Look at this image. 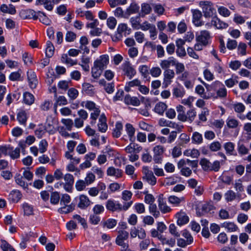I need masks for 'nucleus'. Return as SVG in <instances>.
<instances>
[{"label": "nucleus", "mask_w": 251, "mask_h": 251, "mask_svg": "<svg viewBox=\"0 0 251 251\" xmlns=\"http://www.w3.org/2000/svg\"><path fill=\"white\" fill-rule=\"evenodd\" d=\"M133 201L126 202L123 205L119 202L112 200H109L106 201L105 206L108 210L112 212L121 211L127 210L132 204Z\"/></svg>", "instance_id": "obj_1"}, {"label": "nucleus", "mask_w": 251, "mask_h": 251, "mask_svg": "<svg viewBox=\"0 0 251 251\" xmlns=\"http://www.w3.org/2000/svg\"><path fill=\"white\" fill-rule=\"evenodd\" d=\"M129 233L126 231L120 230L116 239V243L121 247V251H131L128 248V244L126 242L128 238Z\"/></svg>", "instance_id": "obj_2"}, {"label": "nucleus", "mask_w": 251, "mask_h": 251, "mask_svg": "<svg viewBox=\"0 0 251 251\" xmlns=\"http://www.w3.org/2000/svg\"><path fill=\"white\" fill-rule=\"evenodd\" d=\"M200 5L202 8V12L204 17L211 18L216 14V10L213 7V4L208 1H201Z\"/></svg>", "instance_id": "obj_3"}, {"label": "nucleus", "mask_w": 251, "mask_h": 251, "mask_svg": "<svg viewBox=\"0 0 251 251\" xmlns=\"http://www.w3.org/2000/svg\"><path fill=\"white\" fill-rule=\"evenodd\" d=\"M122 68L124 75H126L130 79L133 77L136 73V70L128 61L124 62L122 65Z\"/></svg>", "instance_id": "obj_4"}, {"label": "nucleus", "mask_w": 251, "mask_h": 251, "mask_svg": "<svg viewBox=\"0 0 251 251\" xmlns=\"http://www.w3.org/2000/svg\"><path fill=\"white\" fill-rule=\"evenodd\" d=\"M164 151L165 149L161 145H157L153 148V160L156 163H161Z\"/></svg>", "instance_id": "obj_5"}, {"label": "nucleus", "mask_w": 251, "mask_h": 251, "mask_svg": "<svg viewBox=\"0 0 251 251\" xmlns=\"http://www.w3.org/2000/svg\"><path fill=\"white\" fill-rule=\"evenodd\" d=\"M64 182H63V188L67 192H71L74 183V178L72 175L66 174L63 176Z\"/></svg>", "instance_id": "obj_6"}, {"label": "nucleus", "mask_w": 251, "mask_h": 251, "mask_svg": "<svg viewBox=\"0 0 251 251\" xmlns=\"http://www.w3.org/2000/svg\"><path fill=\"white\" fill-rule=\"evenodd\" d=\"M175 73L173 70H166L164 72V78L163 85L164 87H167L172 82L174 78Z\"/></svg>", "instance_id": "obj_7"}, {"label": "nucleus", "mask_w": 251, "mask_h": 251, "mask_svg": "<svg viewBox=\"0 0 251 251\" xmlns=\"http://www.w3.org/2000/svg\"><path fill=\"white\" fill-rule=\"evenodd\" d=\"M109 62V57L107 55H101L95 62L94 64L99 68L104 70Z\"/></svg>", "instance_id": "obj_8"}, {"label": "nucleus", "mask_w": 251, "mask_h": 251, "mask_svg": "<svg viewBox=\"0 0 251 251\" xmlns=\"http://www.w3.org/2000/svg\"><path fill=\"white\" fill-rule=\"evenodd\" d=\"M27 76L30 87L32 89L35 88L38 83L35 73L32 70H29L27 72Z\"/></svg>", "instance_id": "obj_9"}, {"label": "nucleus", "mask_w": 251, "mask_h": 251, "mask_svg": "<svg viewBox=\"0 0 251 251\" xmlns=\"http://www.w3.org/2000/svg\"><path fill=\"white\" fill-rule=\"evenodd\" d=\"M158 202L159 208L162 213H166L171 211V207L168 206L166 203L164 201L163 194L159 195Z\"/></svg>", "instance_id": "obj_10"}, {"label": "nucleus", "mask_w": 251, "mask_h": 251, "mask_svg": "<svg viewBox=\"0 0 251 251\" xmlns=\"http://www.w3.org/2000/svg\"><path fill=\"white\" fill-rule=\"evenodd\" d=\"M91 203V201L87 196L84 195H81L79 197L77 206L80 209H84L89 206Z\"/></svg>", "instance_id": "obj_11"}, {"label": "nucleus", "mask_w": 251, "mask_h": 251, "mask_svg": "<svg viewBox=\"0 0 251 251\" xmlns=\"http://www.w3.org/2000/svg\"><path fill=\"white\" fill-rule=\"evenodd\" d=\"M210 38V34L208 31L206 30H202L200 34L197 36L196 40L197 42H200L203 45L206 46L208 43V40Z\"/></svg>", "instance_id": "obj_12"}, {"label": "nucleus", "mask_w": 251, "mask_h": 251, "mask_svg": "<svg viewBox=\"0 0 251 251\" xmlns=\"http://www.w3.org/2000/svg\"><path fill=\"white\" fill-rule=\"evenodd\" d=\"M193 23L197 26H201L203 25V22L201 20L202 17L201 12L197 9L192 10Z\"/></svg>", "instance_id": "obj_13"}, {"label": "nucleus", "mask_w": 251, "mask_h": 251, "mask_svg": "<svg viewBox=\"0 0 251 251\" xmlns=\"http://www.w3.org/2000/svg\"><path fill=\"white\" fill-rule=\"evenodd\" d=\"M177 219V224L179 226H182L187 224L189 222V217L187 214L182 211L176 214Z\"/></svg>", "instance_id": "obj_14"}, {"label": "nucleus", "mask_w": 251, "mask_h": 251, "mask_svg": "<svg viewBox=\"0 0 251 251\" xmlns=\"http://www.w3.org/2000/svg\"><path fill=\"white\" fill-rule=\"evenodd\" d=\"M185 201V198L183 197H178L177 196L172 195L168 198V202L174 206L179 207L182 203Z\"/></svg>", "instance_id": "obj_15"}, {"label": "nucleus", "mask_w": 251, "mask_h": 251, "mask_svg": "<svg viewBox=\"0 0 251 251\" xmlns=\"http://www.w3.org/2000/svg\"><path fill=\"white\" fill-rule=\"evenodd\" d=\"M127 25L126 24H120L118 25V28H117V33L116 34V39L114 40V41L116 40H121L123 37V33L125 34L126 31L127 29Z\"/></svg>", "instance_id": "obj_16"}, {"label": "nucleus", "mask_w": 251, "mask_h": 251, "mask_svg": "<svg viewBox=\"0 0 251 251\" xmlns=\"http://www.w3.org/2000/svg\"><path fill=\"white\" fill-rule=\"evenodd\" d=\"M176 59L173 57H170L167 59H164L160 62V66L163 70H169L171 66H174L175 64Z\"/></svg>", "instance_id": "obj_17"}, {"label": "nucleus", "mask_w": 251, "mask_h": 251, "mask_svg": "<svg viewBox=\"0 0 251 251\" xmlns=\"http://www.w3.org/2000/svg\"><path fill=\"white\" fill-rule=\"evenodd\" d=\"M21 16L24 19H33L36 20L38 17L36 15V13L32 9H26L22 10L20 13Z\"/></svg>", "instance_id": "obj_18"}, {"label": "nucleus", "mask_w": 251, "mask_h": 251, "mask_svg": "<svg viewBox=\"0 0 251 251\" xmlns=\"http://www.w3.org/2000/svg\"><path fill=\"white\" fill-rule=\"evenodd\" d=\"M222 227L225 228L227 232H236L239 230L238 226L234 223L231 222H225L222 225Z\"/></svg>", "instance_id": "obj_19"}, {"label": "nucleus", "mask_w": 251, "mask_h": 251, "mask_svg": "<svg viewBox=\"0 0 251 251\" xmlns=\"http://www.w3.org/2000/svg\"><path fill=\"white\" fill-rule=\"evenodd\" d=\"M106 121V117L104 115H101L99 120L98 126L99 130L101 132H105L107 129V125Z\"/></svg>", "instance_id": "obj_20"}, {"label": "nucleus", "mask_w": 251, "mask_h": 251, "mask_svg": "<svg viewBox=\"0 0 251 251\" xmlns=\"http://www.w3.org/2000/svg\"><path fill=\"white\" fill-rule=\"evenodd\" d=\"M54 124V120L51 117L47 119L46 125L45 126V127L46 131L50 134H53L56 131Z\"/></svg>", "instance_id": "obj_21"}, {"label": "nucleus", "mask_w": 251, "mask_h": 251, "mask_svg": "<svg viewBox=\"0 0 251 251\" xmlns=\"http://www.w3.org/2000/svg\"><path fill=\"white\" fill-rule=\"evenodd\" d=\"M123 172L121 170L116 169L113 167H109L107 170V175L109 176H114L116 178L121 177Z\"/></svg>", "instance_id": "obj_22"}, {"label": "nucleus", "mask_w": 251, "mask_h": 251, "mask_svg": "<svg viewBox=\"0 0 251 251\" xmlns=\"http://www.w3.org/2000/svg\"><path fill=\"white\" fill-rule=\"evenodd\" d=\"M224 148L226 151V153L229 155H236V153L234 149V144L232 142L226 143L224 145Z\"/></svg>", "instance_id": "obj_23"}, {"label": "nucleus", "mask_w": 251, "mask_h": 251, "mask_svg": "<svg viewBox=\"0 0 251 251\" xmlns=\"http://www.w3.org/2000/svg\"><path fill=\"white\" fill-rule=\"evenodd\" d=\"M124 101L126 104L133 106H138L140 103V100L137 97H131L129 95L125 96Z\"/></svg>", "instance_id": "obj_24"}, {"label": "nucleus", "mask_w": 251, "mask_h": 251, "mask_svg": "<svg viewBox=\"0 0 251 251\" xmlns=\"http://www.w3.org/2000/svg\"><path fill=\"white\" fill-rule=\"evenodd\" d=\"M82 91L86 94L92 95L95 93V88L93 85L85 82L82 84Z\"/></svg>", "instance_id": "obj_25"}, {"label": "nucleus", "mask_w": 251, "mask_h": 251, "mask_svg": "<svg viewBox=\"0 0 251 251\" xmlns=\"http://www.w3.org/2000/svg\"><path fill=\"white\" fill-rule=\"evenodd\" d=\"M0 9L2 12L12 15L15 14L16 12L15 7L12 4L8 5L5 4H2Z\"/></svg>", "instance_id": "obj_26"}, {"label": "nucleus", "mask_w": 251, "mask_h": 251, "mask_svg": "<svg viewBox=\"0 0 251 251\" xmlns=\"http://www.w3.org/2000/svg\"><path fill=\"white\" fill-rule=\"evenodd\" d=\"M22 195L19 191L13 190L9 195V199L14 202H18L22 198Z\"/></svg>", "instance_id": "obj_27"}, {"label": "nucleus", "mask_w": 251, "mask_h": 251, "mask_svg": "<svg viewBox=\"0 0 251 251\" xmlns=\"http://www.w3.org/2000/svg\"><path fill=\"white\" fill-rule=\"evenodd\" d=\"M139 6L135 2H132L126 9V14L129 16L131 14H135L138 12Z\"/></svg>", "instance_id": "obj_28"}, {"label": "nucleus", "mask_w": 251, "mask_h": 251, "mask_svg": "<svg viewBox=\"0 0 251 251\" xmlns=\"http://www.w3.org/2000/svg\"><path fill=\"white\" fill-rule=\"evenodd\" d=\"M126 130L128 135L130 141H133L135 139L134 134L135 129L132 125L130 124H126Z\"/></svg>", "instance_id": "obj_29"}, {"label": "nucleus", "mask_w": 251, "mask_h": 251, "mask_svg": "<svg viewBox=\"0 0 251 251\" xmlns=\"http://www.w3.org/2000/svg\"><path fill=\"white\" fill-rule=\"evenodd\" d=\"M212 22H214L213 25L218 29L226 28L228 26L227 24L221 21L216 16L212 18Z\"/></svg>", "instance_id": "obj_30"}, {"label": "nucleus", "mask_w": 251, "mask_h": 251, "mask_svg": "<svg viewBox=\"0 0 251 251\" xmlns=\"http://www.w3.org/2000/svg\"><path fill=\"white\" fill-rule=\"evenodd\" d=\"M158 240L161 242L162 245H168L171 247H173L175 246L176 243V241L175 239L172 238L168 239H167L163 235H161L159 236Z\"/></svg>", "instance_id": "obj_31"}, {"label": "nucleus", "mask_w": 251, "mask_h": 251, "mask_svg": "<svg viewBox=\"0 0 251 251\" xmlns=\"http://www.w3.org/2000/svg\"><path fill=\"white\" fill-rule=\"evenodd\" d=\"M167 107V106L165 103L159 102L155 105L154 111L159 115H163L164 111L166 110Z\"/></svg>", "instance_id": "obj_32"}, {"label": "nucleus", "mask_w": 251, "mask_h": 251, "mask_svg": "<svg viewBox=\"0 0 251 251\" xmlns=\"http://www.w3.org/2000/svg\"><path fill=\"white\" fill-rule=\"evenodd\" d=\"M61 62L71 66L77 64L76 60H73L67 54H63L61 57Z\"/></svg>", "instance_id": "obj_33"}, {"label": "nucleus", "mask_w": 251, "mask_h": 251, "mask_svg": "<svg viewBox=\"0 0 251 251\" xmlns=\"http://www.w3.org/2000/svg\"><path fill=\"white\" fill-rule=\"evenodd\" d=\"M125 150L126 153L131 154L134 153H139L142 150V148L141 147L135 148L134 145L130 144L125 148Z\"/></svg>", "instance_id": "obj_34"}, {"label": "nucleus", "mask_w": 251, "mask_h": 251, "mask_svg": "<svg viewBox=\"0 0 251 251\" xmlns=\"http://www.w3.org/2000/svg\"><path fill=\"white\" fill-rule=\"evenodd\" d=\"M46 46V55L48 57H51L54 53V46L52 43L50 41H48L47 42Z\"/></svg>", "instance_id": "obj_35"}, {"label": "nucleus", "mask_w": 251, "mask_h": 251, "mask_svg": "<svg viewBox=\"0 0 251 251\" xmlns=\"http://www.w3.org/2000/svg\"><path fill=\"white\" fill-rule=\"evenodd\" d=\"M75 205L73 204L67 205H62V206L58 209V211L60 213L67 214L73 211Z\"/></svg>", "instance_id": "obj_36"}, {"label": "nucleus", "mask_w": 251, "mask_h": 251, "mask_svg": "<svg viewBox=\"0 0 251 251\" xmlns=\"http://www.w3.org/2000/svg\"><path fill=\"white\" fill-rule=\"evenodd\" d=\"M192 142L196 144H200L202 142L203 138L202 135L198 132H194L192 136Z\"/></svg>", "instance_id": "obj_37"}, {"label": "nucleus", "mask_w": 251, "mask_h": 251, "mask_svg": "<svg viewBox=\"0 0 251 251\" xmlns=\"http://www.w3.org/2000/svg\"><path fill=\"white\" fill-rule=\"evenodd\" d=\"M23 177L22 174H17L15 176V181L17 184L23 188H26L27 186V184L23 180Z\"/></svg>", "instance_id": "obj_38"}, {"label": "nucleus", "mask_w": 251, "mask_h": 251, "mask_svg": "<svg viewBox=\"0 0 251 251\" xmlns=\"http://www.w3.org/2000/svg\"><path fill=\"white\" fill-rule=\"evenodd\" d=\"M24 101L26 104L31 105L34 101V97L31 93L25 92L24 94Z\"/></svg>", "instance_id": "obj_39"}, {"label": "nucleus", "mask_w": 251, "mask_h": 251, "mask_svg": "<svg viewBox=\"0 0 251 251\" xmlns=\"http://www.w3.org/2000/svg\"><path fill=\"white\" fill-rule=\"evenodd\" d=\"M123 130V125L121 123L117 122L115 126V128L113 131V135L116 138L119 137L121 135Z\"/></svg>", "instance_id": "obj_40"}, {"label": "nucleus", "mask_w": 251, "mask_h": 251, "mask_svg": "<svg viewBox=\"0 0 251 251\" xmlns=\"http://www.w3.org/2000/svg\"><path fill=\"white\" fill-rule=\"evenodd\" d=\"M184 154L187 156H191L193 158H197L200 155L199 151L195 149H189L184 152Z\"/></svg>", "instance_id": "obj_41"}, {"label": "nucleus", "mask_w": 251, "mask_h": 251, "mask_svg": "<svg viewBox=\"0 0 251 251\" xmlns=\"http://www.w3.org/2000/svg\"><path fill=\"white\" fill-rule=\"evenodd\" d=\"M22 207L25 215L29 216L33 214V208L32 205L27 203L25 202L23 204Z\"/></svg>", "instance_id": "obj_42"}, {"label": "nucleus", "mask_w": 251, "mask_h": 251, "mask_svg": "<svg viewBox=\"0 0 251 251\" xmlns=\"http://www.w3.org/2000/svg\"><path fill=\"white\" fill-rule=\"evenodd\" d=\"M226 125L229 128H234L238 126L239 122L234 118L228 117L226 121Z\"/></svg>", "instance_id": "obj_43"}, {"label": "nucleus", "mask_w": 251, "mask_h": 251, "mask_svg": "<svg viewBox=\"0 0 251 251\" xmlns=\"http://www.w3.org/2000/svg\"><path fill=\"white\" fill-rule=\"evenodd\" d=\"M132 27L135 29H139L141 25L140 19L139 17H132L130 19Z\"/></svg>", "instance_id": "obj_44"}, {"label": "nucleus", "mask_w": 251, "mask_h": 251, "mask_svg": "<svg viewBox=\"0 0 251 251\" xmlns=\"http://www.w3.org/2000/svg\"><path fill=\"white\" fill-rule=\"evenodd\" d=\"M185 94V91L182 87H176L173 90V94L176 98H182Z\"/></svg>", "instance_id": "obj_45"}, {"label": "nucleus", "mask_w": 251, "mask_h": 251, "mask_svg": "<svg viewBox=\"0 0 251 251\" xmlns=\"http://www.w3.org/2000/svg\"><path fill=\"white\" fill-rule=\"evenodd\" d=\"M38 19H39L40 21L43 24L49 25L51 23V21L45 15L43 12L40 11L38 12Z\"/></svg>", "instance_id": "obj_46"}, {"label": "nucleus", "mask_w": 251, "mask_h": 251, "mask_svg": "<svg viewBox=\"0 0 251 251\" xmlns=\"http://www.w3.org/2000/svg\"><path fill=\"white\" fill-rule=\"evenodd\" d=\"M204 87L201 85H198L195 88V92L197 94L204 99H209L210 97L204 94Z\"/></svg>", "instance_id": "obj_47"}, {"label": "nucleus", "mask_w": 251, "mask_h": 251, "mask_svg": "<svg viewBox=\"0 0 251 251\" xmlns=\"http://www.w3.org/2000/svg\"><path fill=\"white\" fill-rule=\"evenodd\" d=\"M103 70L98 67L94 64V66L92 68V76L94 78H99L102 74Z\"/></svg>", "instance_id": "obj_48"}, {"label": "nucleus", "mask_w": 251, "mask_h": 251, "mask_svg": "<svg viewBox=\"0 0 251 251\" xmlns=\"http://www.w3.org/2000/svg\"><path fill=\"white\" fill-rule=\"evenodd\" d=\"M80 105L89 110H93L96 107V104L92 101H84L81 102Z\"/></svg>", "instance_id": "obj_49"}, {"label": "nucleus", "mask_w": 251, "mask_h": 251, "mask_svg": "<svg viewBox=\"0 0 251 251\" xmlns=\"http://www.w3.org/2000/svg\"><path fill=\"white\" fill-rule=\"evenodd\" d=\"M200 164L204 171H210L212 163L205 158L200 161Z\"/></svg>", "instance_id": "obj_50"}, {"label": "nucleus", "mask_w": 251, "mask_h": 251, "mask_svg": "<svg viewBox=\"0 0 251 251\" xmlns=\"http://www.w3.org/2000/svg\"><path fill=\"white\" fill-rule=\"evenodd\" d=\"M236 193L232 190H228L225 194V198L227 202L232 201L236 199Z\"/></svg>", "instance_id": "obj_51"}, {"label": "nucleus", "mask_w": 251, "mask_h": 251, "mask_svg": "<svg viewBox=\"0 0 251 251\" xmlns=\"http://www.w3.org/2000/svg\"><path fill=\"white\" fill-rule=\"evenodd\" d=\"M17 120L21 124L25 125L27 120L25 112L23 111L19 112L17 115Z\"/></svg>", "instance_id": "obj_52"}, {"label": "nucleus", "mask_w": 251, "mask_h": 251, "mask_svg": "<svg viewBox=\"0 0 251 251\" xmlns=\"http://www.w3.org/2000/svg\"><path fill=\"white\" fill-rule=\"evenodd\" d=\"M117 221L113 219H108L103 223L104 227H106L107 228L111 229L113 228L116 226Z\"/></svg>", "instance_id": "obj_53"}, {"label": "nucleus", "mask_w": 251, "mask_h": 251, "mask_svg": "<svg viewBox=\"0 0 251 251\" xmlns=\"http://www.w3.org/2000/svg\"><path fill=\"white\" fill-rule=\"evenodd\" d=\"M234 111L238 113H241L245 111L246 107L241 102H238L233 105Z\"/></svg>", "instance_id": "obj_54"}, {"label": "nucleus", "mask_w": 251, "mask_h": 251, "mask_svg": "<svg viewBox=\"0 0 251 251\" xmlns=\"http://www.w3.org/2000/svg\"><path fill=\"white\" fill-rule=\"evenodd\" d=\"M143 178L146 180L150 184L154 185L156 183V179L153 174H150L149 176H143Z\"/></svg>", "instance_id": "obj_55"}, {"label": "nucleus", "mask_w": 251, "mask_h": 251, "mask_svg": "<svg viewBox=\"0 0 251 251\" xmlns=\"http://www.w3.org/2000/svg\"><path fill=\"white\" fill-rule=\"evenodd\" d=\"M46 131V130L45 129V126L43 125H40L39 126L38 128L35 130V134L38 138H41L45 133Z\"/></svg>", "instance_id": "obj_56"}, {"label": "nucleus", "mask_w": 251, "mask_h": 251, "mask_svg": "<svg viewBox=\"0 0 251 251\" xmlns=\"http://www.w3.org/2000/svg\"><path fill=\"white\" fill-rule=\"evenodd\" d=\"M149 211L155 218L158 217L160 215V212L157 210V206L155 204L152 203L150 204Z\"/></svg>", "instance_id": "obj_57"}, {"label": "nucleus", "mask_w": 251, "mask_h": 251, "mask_svg": "<svg viewBox=\"0 0 251 251\" xmlns=\"http://www.w3.org/2000/svg\"><path fill=\"white\" fill-rule=\"evenodd\" d=\"M174 66L176 67V72L177 75H180L185 71V66L183 63L177 62L176 60Z\"/></svg>", "instance_id": "obj_58"}, {"label": "nucleus", "mask_w": 251, "mask_h": 251, "mask_svg": "<svg viewBox=\"0 0 251 251\" xmlns=\"http://www.w3.org/2000/svg\"><path fill=\"white\" fill-rule=\"evenodd\" d=\"M68 95L71 100H75L78 97V91L74 88H71L68 90Z\"/></svg>", "instance_id": "obj_59"}, {"label": "nucleus", "mask_w": 251, "mask_h": 251, "mask_svg": "<svg viewBox=\"0 0 251 251\" xmlns=\"http://www.w3.org/2000/svg\"><path fill=\"white\" fill-rule=\"evenodd\" d=\"M100 221V217L97 214H92L90 215L89 222L91 224L98 225Z\"/></svg>", "instance_id": "obj_60"}, {"label": "nucleus", "mask_w": 251, "mask_h": 251, "mask_svg": "<svg viewBox=\"0 0 251 251\" xmlns=\"http://www.w3.org/2000/svg\"><path fill=\"white\" fill-rule=\"evenodd\" d=\"M61 122L66 127V128L69 131L72 130L73 126V121L70 119H63L61 120Z\"/></svg>", "instance_id": "obj_61"}, {"label": "nucleus", "mask_w": 251, "mask_h": 251, "mask_svg": "<svg viewBox=\"0 0 251 251\" xmlns=\"http://www.w3.org/2000/svg\"><path fill=\"white\" fill-rule=\"evenodd\" d=\"M0 247L3 251H16L6 241L1 240Z\"/></svg>", "instance_id": "obj_62"}, {"label": "nucleus", "mask_w": 251, "mask_h": 251, "mask_svg": "<svg viewBox=\"0 0 251 251\" xmlns=\"http://www.w3.org/2000/svg\"><path fill=\"white\" fill-rule=\"evenodd\" d=\"M162 71L158 67H155L152 68L150 71V73L152 76L157 77L161 74Z\"/></svg>", "instance_id": "obj_63"}, {"label": "nucleus", "mask_w": 251, "mask_h": 251, "mask_svg": "<svg viewBox=\"0 0 251 251\" xmlns=\"http://www.w3.org/2000/svg\"><path fill=\"white\" fill-rule=\"evenodd\" d=\"M116 24L117 20L114 17H110L107 19V25L109 28L111 29H114L115 27Z\"/></svg>", "instance_id": "obj_64"}]
</instances>
